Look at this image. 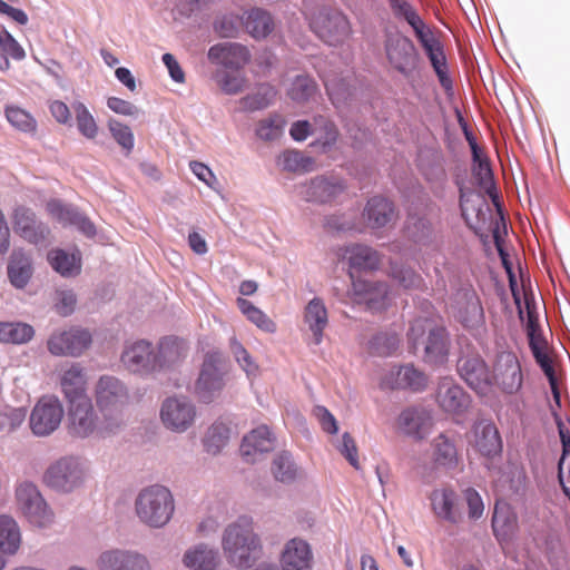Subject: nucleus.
I'll return each instance as SVG.
<instances>
[{
    "label": "nucleus",
    "mask_w": 570,
    "mask_h": 570,
    "mask_svg": "<svg viewBox=\"0 0 570 570\" xmlns=\"http://www.w3.org/2000/svg\"><path fill=\"white\" fill-rule=\"evenodd\" d=\"M195 417L196 407L186 397H169L161 405L160 419L169 430L184 432L191 426Z\"/></svg>",
    "instance_id": "14"
},
{
    "label": "nucleus",
    "mask_w": 570,
    "mask_h": 570,
    "mask_svg": "<svg viewBox=\"0 0 570 570\" xmlns=\"http://www.w3.org/2000/svg\"><path fill=\"white\" fill-rule=\"evenodd\" d=\"M60 385L68 404L90 399L87 395V379L79 364H72L62 372Z\"/></svg>",
    "instance_id": "28"
},
{
    "label": "nucleus",
    "mask_w": 570,
    "mask_h": 570,
    "mask_svg": "<svg viewBox=\"0 0 570 570\" xmlns=\"http://www.w3.org/2000/svg\"><path fill=\"white\" fill-rule=\"evenodd\" d=\"M343 257L348 261L350 267L357 271L376 269L380 265V255L373 248L354 244L344 249Z\"/></svg>",
    "instance_id": "33"
},
{
    "label": "nucleus",
    "mask_w": 570,
    "mask_h": 570,
    "mask_svg": "<svg viewBox=\"0 0 570 570\" xmlns=\"http://www.w3.org/2000/svg\"><path fill=\"white\" fill-rule=\"evenodd\" d=\"M21 543V534L17 522L9 515H0V551L14 554Z\"/></svg>",
    "instance_id": "41"
},
{
    "label": "nucleus",
    "mask_w": 570,
    "mask_h": 570,
    "mask_svg": "<svg viewBox=\"0 0 570 570\" xmlns=\"http://www.w3.org/2000/svg\"><path fill=\"white\" fill-rule=\"evenodd\" d=\"M285 119L281 115H271L256 125V136L265 141H273L283 135Z\"/></svg>",
    "instance_id": "50"
},
{
    "label": "nucleus",
    "mask_w": 570,
    "mask_h": 570,
    "mask_svg": "<svg viewBox=\"0 0 570 570\" xmlns=\"http://www.w3.org/2000/svg\"><path fill=\"white\" fill-rule=\"evenodd\" d=\"M344 190V186L337 179L316 177L309 184L299 187V195L306 202L328 203Z\"/></svg>",
    "instance_id": "25"
},
{
    "label": "nucleus",
    "mask_w": 570,
    "mask_h": 570,
    "mask_svg": "<svg viewBox=\"0 0 570 570\" xmlns=\"http://www.w3.org/2000/svg\"><path fill=\"white\" fill-rule=\"evenodd\" d=\"M431 417L422 410L406 409L397 419V429L416 440L424 439L431 429Z\"/></svg>",
    "instance_id": "29"
},
{
    "label": "nucleus",
    "mask_w": 570,
    "mask_h": 570,
    "mask_svg": "<svg viewBox=\"0 0 570 570\" xmlns=\"http://www.w3.org/2000/svg\"><path fill=\"white\" fill-rule=\"evenodd\" d=\"M230 350L238 364L248 375H255L257 373V364L252 360L249 353L236 338H232Z\"/></svg>",
    "instance_id": "63"
},
{
    "label": "nucleus",
    "mask_w": 570,
    "mask_h": 570,
    "mask_svg": "<svg viewBox=\"0 0 570 570\" xmlns=\"http://www.w3.org/2000/svg\"><path fill=\"white\" fill-rule=\"evenodd\" d=\"M273 474L281 482H291L297 475V468L292 456L284 452L278 454L273 461Z\"/></svg>",
    "instance_id": "55"
},
{
    "label": "nucleus",
    "mask_w": 570,
    "mask_h": 570,
    "mask_svg": "<svg viewBox=\"0 0 570 570\" xmlns=\"http://www.w3.org/2000/svg\"><path fill=\"white\" fill-rule=\"evenodd\" d=\"M313 32L330 46H341L352 36L348 18L340 10L321 8L309 19Z\"/></svg>",
    "instance_id": "4"
},
{
    "label": "nucleus",
    "mask_w": 570,
    "mask_h": 570,
    "mask_svg": "<svg viewBox=\"0 0 570 570\" xmlns=\"http://www.w3.org/2000/svg\"><path fill=\"white\" fill-rule=\"evenodd\" d=\"M237 306L247 320L257 327L268 333L275 332L276 324L263 311L253 305L252 302L239 297L237 298Z\"/></svg>",
    "instance_id": "47"
},
{
    "label": "nucleus",
    "mask_w": 570,
    "mask_h": 570,
    "mask_svg": "<svg viewBox=\"0 0 570 570\" xmlns=\"http://www.w3.org/2000/svg\"><path fill=\"white\" fill-rule=\"evenodd\" d=\"M399 345L400 337L395 333H380L370 342L371 352L380 356L391 355Z\"/></svg>",
    "instance_id": "56"
},
{
    "label": "nucleus",
    "mask_w": 570,
    "mask_h": 570,
    "mask_svg": "<svg viewBox=\"0 0 570 570\" xmlns=\"http://www.w3.org/2000/svg\"><path fill=\"white\" fill-rule=\"evenodd\" d=\"M24 57L26 52L19 42L7 30H0V70L10 68V58L22 60Z\"/></svg>",
    "instance_id": "45"
},
{
    "label": "nucleus",
    "mask_w": 570,
    "mask_h": 570,
    "mask_svg": "<svg viewBox=\"0 0 570 570\" xmlns=\"http://www.w3.org/2000/svg\"><path fill=\"white\" fill-rule=\"evenodd\" d=\"M407 338L413 350L424 345V361L432 365H442L448 361L450 340L445 327L431 318H415L409 330Z\"/></svg>",
    "instance_id": "2"
},
{
    "label": "nucleus",
    "mask_w": 570,
    "mask_h": 570,
    "mask_svg": "<svg viewBox=\"0 0 570 570\" xmlns=\"http://www.w3.org/2000/svg\"><path fill=\"white\" fill-rule=\"evenodd\" d=\"M432 458L436 465L454 468L458 465L459 456L456 446L448 435L441 433L432 441Z\"/></svg>",
    "instance_id": "37"
},
{
    "label": "nucleus",
    "mask_w": 570,
    "mask_h": 570,
    "mask_svg": "<svg viewBox=\"0 0 570 570\" xmlns=\"http://www.w3.org/2000/svg\"><path fill=\"white\" fill-rule=\"evenodd\" d=\"M63 417V407L58 397L42 396L30 415V428L36 435L45 436L56 431Z\"/></svg>",
    "instance_id": "12"
},
{
    "label": "nucleus",
    "mask_w": 570,
    "mask_h": 570,
    "mask_svg": "<svg viewBox=\"0 0 570 570\" xmlns=\"http://www.w3.org/2000/svg\"><path fill=\"white\" fill-rule=\"evenodd\" d=\"M417 40L420 41L426 56L429 57L441 85L446 89L451 88L452 82L448 76L446 59L440 41L433 36V33L430 30L420 36Z\"/></svg>",
    "instance_id": "27"
},
{
    "label": "nucleus",
    "mask_w": 570,
    "mask_h": 570,
    "mask_svg": "<svg viewBox=\"0 0 570 570\" xmlns=\"http://www.w3.org/2000/svg\"><path fill=\"white\" fill-rule=\"evenodd\" d=\"M312 551L309 544L294 538L289 540L281 556V564L283 570H311L312 569Z\"/></svg>",
    "instance_id": "26"
},
{
    "label": "nucleus",
    "mask_w": 570,
    "mask_h": 570,
    "mask_svg": "<svg viewBox=\"0 0 570 570\" xmlns=\"http://www.w3.org/2000/svg\"><path fill=\"white\" fill-rule=\"evenodd\" d=\"M73 110L80 134L88 139L96 138L98 135V126L88 108L82 102H76Z\"/></svg>",
    "instance_id": "53"
},
{
    "label": "nucleus",
    "mask_w": 570,
    "mask_h": 570,
    "mask_svg": "<svg viewBox=\"0 0 570 570\" xmlns=\"http://www.w3.org/2000/svg\"><path fill=\"white\" fill-rule=\"evenodd\" d=\"M304 322L313 334L316 345L322 343L323 332L328 325V313L321 298H313L304 309Z\"/></svg>",
    "instance_id": "32"
},
{
    "label": "nucleus",
    "mask_w": 570,
    "mask_h": 570,
    "mask_svg": "<svg viewBox=\"0 0 570 570\" xmlns=\"http://www.w3.org/2000/svg\"><path fill=\"white\" fill-rule=\"evenodd\" d=\"M279 165L287 171H308L313 167V159L305 157L301 151L286 150L278 159Z\"/></svg>",
    "instance_id": "54"
},
{
    "label": "nucleus",
    "mask_w": 570,
    "mask_h": 570,
    "mask_svg": "<svg viewBox=\"0 0 570 570\" xmlns=\"http://www.w3.org/2000/svg\"><path fill=\"white\" fill-rule=\"evenodd\" d=\"M313 136H315V140L311 144V146L320 148L323 153H325L336 144L338 138V130L331 120L320 116L314 118Z\"/></svg>",
    "instance_id": "40"
},
{
    "label": "nucleus",
    "mask_w": 570,
    "mask_h": 570,
    "mask_svg": "<svg viewBox=\"0 0 570 570\" xmlns=\"http://www.w3.org/2000/svg\"><path fill=\"white\" fill-rule=\"evenodd\" d=\"M492 384L494 383L503 393L515 394L523 384L521 364L515 353L502 351L497 354L493 362Z\"/></svg>",
    "instance_id": "9"
},
{
    "label": "nucleus",
    "mask_w": 570,
    "mask_h": 570,
    "mask_svg": "<svg viewBox=\"0 0 570 570\" xmlns=\"http://www.w3.org/2000/svg\"><path fill=\"white\" fill-rule=\"evenodd\" d=\"M97 567L99 570H149L145 557L124 550L102 552L98 558Z\"/></svg>",
    "instance_id": "21"
},
{
    "label": "nucleus",
    "mask_w": 570,
    "mask_h": 570,
    "mask_svg": "<svg viewBox=\"0 0 570 570\" xmlns=\"http://www.w3.org/2000/svg\"><path fill=\"white\" fill-rule=\"evenodd\" d=\"M108 128L112 138L129 154L134 148V134L131 129L116 119L108 121Z\"/></svg>",
    "instance_id": "62"
},
{
    "label": "nucleus",
    "mask_w": 570,
    "mask_h": 570,
    "mask_svg": "<svg viewBox=\"0 0 570 570\" xmlns=\"http://www.w3.org/2000/svg\"><path fill=\"white\" fill-rule=\"evenodd\" d=\"M456 318L466 328L479 327L484 322L483 307L474 289L463 288L456 293Z\"/></svg>",
    "instance_id": "19"
},
{
    "label": "nucleus",
    "mask_w": 570,
    "mask_h": 570,
    "mask_svg": "<svg viewBox=\"0 0 570 570\" xmlns=\"http://www.w3.org/2000/svg\"><path fill=\"white\" fill-rule=\"evenodd\" d=\"M27 412L22 407L7 409L0 412V435H6L19 428L26 420Z\"/></svg>",
    "instance_id": "59"
},
{
    "label": "nucleus",
    "mask_w": 570,
    "mask_h": 570,
    "mask_svg": "<svg viewBox=\"0 0 570 570\" xmlns=\"http://www.w3.org/2000/svg\"><path fill=\"white\" fill-rule=\"evenodd\" d=\"M436 401L449 413H462L470 405V396L452 377H443L439 382Z\"/></svg>",
    "instance_id": "22"
},
{
    "label": "nucleus",
    "mask_w": 570,
    "mask_h": 570,
    "mask_svg": "<svg viewBox=\"0 0 570 570\" xmlns=\"http://www.w3.org/2000/svg\"><path fill=\"white\" fill-rule=\"evenodd\" d=\"M385 56L393 70L409 78L417 68L419 53L412 40L399 32L389 33L384 42Z\"/></svg>",
    "instance_id": "7"
},
{
    "label": "nucleus",
    "mask_w": 570,
    "mask_h": 570,
    "mask_svg": "<svg viewBox=\"0 0 570 570\" xmlns=\"http://www.w3.org/2000/svg\"><path fill=\"white\" fill-rule=\"evenodd\" d=\"M81 469L73 458H62L55 462L46 472V483L57 490L71 491L81 481Z\"/></svg>",
    "instance_id": "15"
},
{
    "label": "nucleus",
    "mask_w": 570,
    "mask_h": 570,
    "mask_svg": "<svg viewBox=\"0 0 570 570\" xmlns=\"http://www.w3.org/2000/svg\"><path fill=\"white\" fill-rule=\"evenodd\" d=\"M224 374L222 353L218 351L207 353L195 385L196 394L202 401L210 402L223 390Z\"/></svg>",
    "instance_id": "8"
},
{
    "label": "nucleus",
    "mask_w": 570,
    "mask_h": 570,
    "mask_svg": "<svg viewBox=\"0 0 570 570\" xmlns=\"http://www.w3.org/2000/svg\"><path fill=\"white\" fill-rule=\"evenodd\" d=\"M96 403L104 415V419L122 423L121 409L128 403V391L126 386L114 376H101L95 390Z\"/></svg>",
    "instance_id": "6"
},
{
    "label": "nucleus",
    "mask_w": 570,
    "mask_h": 570,
    "mask_svg": "<svg viewBox=\"0 0 570 570\" xmlns=\"http://www.w3.org/2000/svg\"><path fill=\"white\" fill-rule=\"evenodd\" d=\"M240 18L235 14H224L215 21V31L222 38H233L237 35Z\"/></svg>",
    "instance_id": "64"
},
{
    "label": "nucleus",
    "mask_w": 570,
    "mask_h": 570,
    "mask_svg": "<svg viewBox=\"0 0 570 570\" xmlns=\"http://www.w3.org/2000/svg\"><path fill=\"white\" fill-rule=\"evenodd\" d=\"M391 7L396 18L404 19L413 28L416 38L430 30L406 0H391Z\"/></svg>",
    "instance_id": "46"
},
{
    "label": "nucleus",
    "mask_w": 570,
    "mask_h": 570,
    "mask_svg": "<svg viewBox=\"0 0 570 570\" xmlns=\"http://www.w3.org/2000/svg\"><path fill=\"white\" fill-rule=\"evenodd\" d=\"M391 276L405 289L420 288L423 284L417 273L403 265H392Z\"/></svg>",
    "instance_id": "58"
},
{
    "label": "nucleus",
    "mask_w": 570,
    "mask_h": 570,
    "mask_svg": "<svg viewBox=\"0 0 570 570\" xmlns=\"http://www.w3.org/2000/svg\"><path fill=\"white\" fill-rule=\"evenodd\" d=\"M426 375L413 365L391 370L381 380L382 387L392 390L411 389L413 391H421L426 386Z\"/></svg>",
    "instance_id": "23"
},
{
    "label": "nucleus",
    "mask_w": 570,
    "mask_h": 570,
    "mask_svg": "<svg viewBox=\"0 0 570 570\" xmlns=\"http://www.w3.org/2000/svg\"><path fill=\"white\" fill-rule=\"evenodd\" d=\"M17 502L19 509L26 518H37V514L31 512L35 504L40 503L41 494L35 484L24 482L21 483L16 491Z\"/></svg>",
    "instance_id": "48"
},
{
    "label": "nucleus",
    "mask_w": 570,
    "mask_h": 570,
    "mask_svg": "<svg viewBox=\"0 0 570 570\" xmlns=\"http://www.w3.org/2000/svg\"><path fill=\"white\" fill-rule=\"evenodd\" d=\"M367 225L373 228H382L396 219V212L392 202L384 197L375 196L367 202L364 209Z\"/></svg>",
    "instance_id": "30"
},
{
    "label": "nucleus",
    "mask_w": 570,
    "mask_h": 570,
    "mask_svg": "<svg viewBox=\"0 0 570 570\" xmlns=\"http://www.w3.org/2000/svg\"><path fill=\"white\" fill-rule=\"evenodd\" d=\"M230 435L229 428L223 422L214 423L207 431L204 440L206 451L212 454H217L228 443Z\"/></svg>",
    "instance_id": "49"
},
{
    "label": "nucleus",
    "mask_w": 570,
    "mask_h": 570,
    "mask_svg": "<svg viewBox=\"0 0 570 570\" xmlns=\"http://www.w3.org/2000/svg\"><path fill=\"white\" fill-rule=\"evenodd\" d=\"M276 92L271 86H261L253 95L243 98V104L246 108L258 110L266 108L274 99Z\"/></svg>",
    "instance_id": "61"
},
{
    "label": "nucleus",
    "mask_w": 570,
    "mask_h": 570,
    "mask_svg": "<svg viewBox=\"0 0 570 570\" xmlns=\"http://www.w3.org/2000/svg\"><path fill=\"white\" fill-rule=\"evenodd\" d=\"M35 335L33 327L21 322H0V342L23 344Z\"/></svg>",
    "instance_id": "43"
},
{
    "label": "nucleus",
    "mask_w": 570,
    "mask_h": 570,
    "mask_svg": "<svg viewBox=\"0 0 570 570\" xmlns=\"http://www.w3.org/2000/svg\"><path fill=\"white\" fill-rule=\"evenodd\" d=\"M12 228L17 235L31 244L43 242L49 234V228L26 206H18L13 210Z\"/></svg>",
    "instance_id": "16"
},
{
    "label": "nucleus",
    "mask_w": 570,
    "mask_h": 570,
    "mask_svg": "<svg viewBox=\"0 0 570 570\" xmlns=\"http://www.w3.org/2000/svg\"><path fill=\"white\" fill-rule=\"evenodd\" d=\"M90 344V333L78 327L56 331L47 341L48 351L55 356H79Z\"/></svg>",
    "instance_id": "11"
},
{
    "label": "nucleus",
    "mask_w": 570,
    "mask_h": 570,
    "mask_svg": "<svg viewBox=\"0 0 570 570\" xmlns=\"http://www.w3.org/2000/svg\"><path fill=\"white\" fill-rule=\"evenodd\" d=\"M473 446L484 456H493L502 450V441L493 423L481 422L474 426Z\"/></svg>",
    "instance_id": "31"
},
{
    "label": "nucleus",
    "mask_w": 570,
    "mask_h": 570,
    "mask_svg": "<svg viewBox=\"0 0 570 570\" xmlns=\"http://www.w3.org/2000/svg\"><path fill=\"white\" fill-rule=\"evenodd\" d=\"M275 448V438L268 426L261 425L246 434L240 444V454L248 463L257 461L258 456Z\"/></svg>",
    "instance_id": "20"
},
{
    "label": "nucleus",
    "mask_w": 570,
    "mask_h": 570,
    "mask_svg": "<svg viewBox=\"0 0 570 570\" xmlns=\"http://www.w3.org/2000/svg\"><path fill=\"white\" fill-rule=\"evenodd\" d=\"M51 267L62 276H75L80 273V256L68 254L62 249H52L48 253Z\"/></svg>",
    "instance_id": "42"
},
{
    "label": "nucleus",
    "mask_w": 570,
    "mask_h": 570,
    "mask_svg": "<svg viewBox=\"0 0 570 570\" xmlns=\"http://www.w3.org/2000/svg\"><path fill=\"white\" fill-rule=\"evenodd\" d=\"M4 115L8 122L14 129L32 136L37 134L38 122L28 110L16 105H10L6 107Z\"/></svg>",
    "instance_id": "44"
},
{
    "label": "nucleus",
    "mask_w": 570,
    "mask_h": 570,
    "mask_svg": "<svg viewBox=\"0 0 570 570\" xmlns=\"http://www.w3.org/2000/svg\"><path fill=\"white\" fill-rule=\"evenodd\" d=\"M121 362L131 372H151L156 370L155 353L147 341H137L121 355Z\"/></svg>",
    "instance_id": "24"
},
{
    "label": "nucleus",
    "mask_w": 570,
    "mask_h": 570,
    "mask_svg": "<svg viewBox=\"0 0 570 570\" xmlns=\"http://www.w3.org/2000/svg\"><path fill=\"white\" fill-rule=\"evenodd\" d=\"M215 79L219 88L227 95H236L246 87V79L240 73L216 72Z\"/></svg>",
    "instance_id": "60"
},
{
    "label": "nucleus",
    "mask_w": 570,
    "mask_h": 570,
    "mask_svg": "<svg viewBox=\"0 0 570 570\" xmlns=\"http://www.w3.org/2000/svg\"><path fill=\"white\" fill-rule=\"evenodd\" d=\"M68 421L70 433L80 438L89 436L95 432L106 435L119 429L118 419L115 422L106 419L102 422L98 421L90 399L68 404Z\"/></svg>",
    "instance_id": "5"
},
{
    "label": "nucleus",
    "mask_w": 570,
    "mask_h": 570,
    "mask_svg": "<svg viewBox=\"0 0 570 570\" xmlns=\"http://www.w3.org/2000/svg\"><path fill=\"white\" fill-rule=\"evenodd\" d=\"M492 529L500 541L509 540L517 529V517L505 503H495L492 515Z\"/></svg>",
    "instance_id": "35"
},
{
    "label": "nucleus",
    "mask_w": 570,
    "mask_h": 570,
    "mask_svg": "<svg viewBox=\"0 0 570 570\" xmlns=\"http://www.w3.org/2000/svg\"><path fill=\"white\" fill-rule=\"evenodd\" d=\"M244 26L253 38L261 39L273 31L274 21L267 11L255 8L247 12Z\"/></svg>",
    "instance_id": "39"
},
{
    "label": "nucleus",
    "mask_w": 570,
    "mask_h": 570,
    "mask_svg": "<svg viewBox=\"0 0 570 570\" xmlns=\"http://www.w3.org/2000/svg\"><path fill=\"white\" fill-rule=\"evenodd\" d=\"M422 174L430 184V188L435 196H441L448 181V175L440 163H429L422 166Z\"/></svg>",
    "instance_id": "51"
},
{
    "label": "nucleus",
    "mask_w": 570,
    "mask_h": 570,
    "mask_svg": "<svg viewBox=\"0 0 570 570\" xmlns=\"http://www.w3.org/2000/svg\"><path fill=\"white\" fill-rule=\"evenodd\" d=\"M461 379L478 394L487 395L492 387V376L488 364L478 354L464 355L458 361Z\"/></svg>",
    "instance_id": "13"
},
{
    "label": "nucleus",
    "mask_w": 570,
    "mask_h": 570,
    "mask_svg": "<svg viewBox=\"0 0 570 570\" xmlns=\"http://www.w3.org/2000/svg\"><path fill=\"white\" fill-rule=\"evenodd\" d=\"M207 57L212 63L236 71L244 68L250 60L247 47L237 42L214 45L209 48Z\"/></svg>",
    "instance_id": "17"
},
{
    "label": "nucleus",
    "mask_w": 570,
    "mask_h": 570,
    "mask_svg": "<svg viewBox=\"0 0 570 570\" xmlns=\"http://www.w3.org/2000/svg\"><path fill=\"white\" fill-rule=\"evenodd\" d=\"M46 209L48 214L63 226L73 225L78 215V210L70 206L63 205L61 202L52 199L47 203Z\"/></svg>",
    "instance_id": "57"
},
{
    "label": "nucleus",
    "mask_w": 570,
    "mask_h": 570,
    "mask_svg": "<svg viewBox=\"0 0 570 570\" xmlns=\"http://www.w3.org/2000/svg\"><path fill=\"white\" fill-rule=\"evenodd\" d=\"M431 511L434 517L449 524H459L464 519L462 501L451 485H441L429 494Z\"/></svg>",
    "instance_id": "10"
},
{
    "label": "nucleus",
    "mask_w": 570,
    "mask_h": 570,
    "mask_svg": "<svg viewBox=\"0 0 570 570\" xmlns=\"http://www.w3.org/2000/svg\"><path fill=\"white\" fill-rule=\"evenodd\" d=\"M223 549L230 563L238 568H248L261 552V543L247 517L238 518L229 524L223 537Z\"/></svg>",
    "instance_id": "1"
},
{
    "label": "nucleus",
    "mask_w": 570,
    "mask_h": 570,
    "mask_svg": "<svg viewBox=\"0 0 570 570\" xmlns=\"http://www.w3.org/2000/svg\"><path fill=\"white\" fill-rule=\"evenodd\" d=\"M187 346L184 340L175 336L164 337L155 354L156 370L179 362L186 354Z\"/></svg>",
    "instance_id": "34"
},
{
    "label": "nucleus",
    "mask_w": 570,
    "mask_h": 570,
    "mask_svg": "<svg viewBox=\"0 0 570 570\" xmlns=\"http://www.w3.org/2000/svg\"><path fill=\"white\" fill-rule=\"evenodd\" d=\"M8 275L12 285L22 288L32 275L30 258L22 250H13L8 265Z\"/></svg>",
    "instance_id": "38"
},
{
    "label": "nucleus",
    "mask_w": 570,
    "mask_h": 570,
    "mask_svg": "<svg viewBox=\"0 0 570 570\" xmlns=\"http://www.w3.org/2000/svg\"><path fill=\"white\" fill-rule=\"evenodd\" d=\"M317 90L316 82L306 75L297 76L288 89L291 99L297 102H305L309 100Z\"/></svg>",
    "instance_id": "52"
},
{
    "label": "nucleus",
    "mask_w": 570,
    "mask_h": 570,
    "mask_svg": "<svg viewBox=\"0 0 570 570\" xmlns=\"http://www.w3.org/2000/svg\"><path fill=\"white\" fill-rule=\"evenodd\" d=\"M353 293L357 303L365 304L368 309H384L390 302V289L383 282H370L354 279L352 283Z\"/></svg>",
    "instance_id": "18"
},
{
    "label": "nucleus",
    "mask_w": 570,
    "mask_h": 570,
    "mask_svg": "<svg viewBox=\"0 0 570 570\" xmlns=\"http://www.w3.org/2000/svg\"><path fill=\"white\" fill-rule=\"evenodd\" d=\"M138 519L155 529L165 527L175 512V499L169 489L154 484L144 488L135 500Z\"/></svg>",
    "instance_id": "3"
},
{
    "label": "nucleus",
    "mask_w": 570,
    "mask_h": 570,
    "mask_svg": "<svg viewBox=\"0 0 570 570\" xmlns=\"http://www.w3.org/2000/svg\"><path fill=\"white\" fill-rule=\"evenodd\" d=\"M183 562L190 570H215L218 553L207 546L199 544L185 552Z\"/></svg>",
    "instance_id": "36"
}]
</instances>
